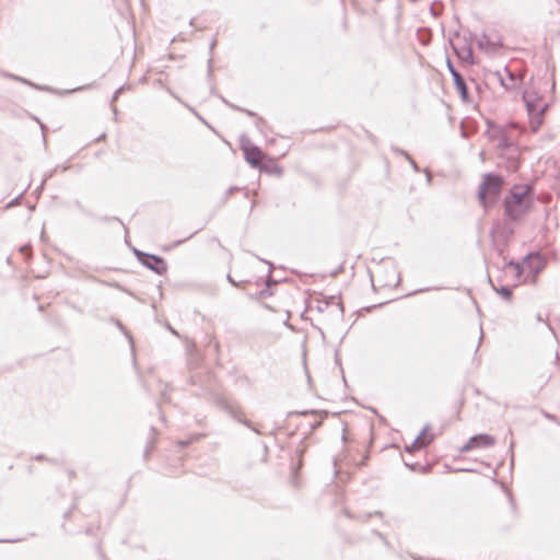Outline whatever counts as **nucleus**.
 I'll list each match as a JSON object with an SVG mask.
<instances>
[{"label":"nucleus","instance_id":"1","mask_svg":"<svg viewBox=\"0 0 560 560\" xmlns=\"http://www.w3.org/2000/svg\"><path fill=\"white\" fill-rule=\"evenodd\" d=\"M533 187L515 185L504 198V214L514 222L521 221L533 206Z\"/></svg>","mask_w":560,"mask_h":560},{"label":"nucleus","instance_id":"2","mask_svg":"<svg viewBox=\"0 0 560 560\" xmlns=\"http://www.w3.org/2000/svg\"><path fill=\"white\" fill-rule=\"evenodd\" d=\"M503 179L500 175L488 173L483 176L482 183L479 186L478 198L480 203L487 208V197L497 198L501 191Z\"/></svg>","mask_w":560,"mask_h":560},{"label":"nucleus","instance_id":"3","mask_svg":"<svg viewBox=\"0 0 560 560\" xmlns=\"http://www.w3.org/2000/svg\"><path fill=\"white\" fill-rule=\"evenodd\" d=\"M217 406L225 411L230 417L236 420L240 423H243L245 427L249 428L257 434H261L260 430L257 429L249 420L242 418V408L240 405L225 396H219L215 400Z\"/></svg>","mask_w":560,"mask_h":560},{"label":"nucleus","instance_id":"4","mask_svg":"<svg viewBox=\"0 0 560 560\" xmlns=\"http://www.w3.org/2000/svg\"><path fill=\"white\" fill-rule=\"evenodd\" d=\"M374 277L382 287L386 288H395L400 282V273L392 262L378 266Z\"/></svg>","mask_w":560,"mask_h":560},{"label":"nucleus","instance_id":"5","mask_svg":"<svg viewBox=\"0 0 560 560\" xmlns=\"http://www.w3.org/2000/svg\"><path fill=\"white\" fill-rule=\"evenodd\" d=\"M135 254L138 260L143 266H145L148 269L152 270L156 275L162 276L167 271V265L162 257L148 254L138 249H135Z\"/></svg>","mask_w":560,"mask_h":560},{"label":"nucleus","instance_id":"6","mask_svg":"<svg viewBox=\"0 0 560 560\" xmlns=\"http://www.w3.org/2000/svg\"><path fill=\"white\" fill-rule=\"evenodd\" d=\"M495 439L487 433H480L472 435L460 448V453H468L469 451L477 447H489L493 446Z\"/></svg>","mask_w":560,"mask_h":560},{"label":"nucleus","instance_id":"7","mask_svg":"<svg viewBox=\"0 0 560 560\" xmlns=\"http://www.w3.org/2000/svg\"><path fill=\"white\" fill-rule=\"evenodd\" d=\"M446 66H447V69L453 78L455 88H456L457 92L459 93L462 100L465 103H468L469 102V91H468V86H467L463 75L456 70L453 62L448 58L446 60Z\"/></svg>","mask_w":560,"mask_h":560},{"label":"nucleus","instance_id":"8","mask_svg":"<svg viewBox=\"0 0 560 560\" xmlns=\"http://www.w3.org/2000/svg\"><path fill=\"white\" fill-rule=\"evenodd\" d=\"M245 160L253 167H260L264 152L256 145H242Z\"/></svg>","mask_w":560,"mask_h":560},{"label":"nucleus","instance_id":"9","mask_svg":"<svg viewBox=\"0 0 560 560\" xmlns=\"http://www.w3.org/2000/svg\"><path fill=\"white\" fill-rule=\"evenodd\" d=\"M452 47L456 56L460 59V61L466 62L468 65H474V54L470 46H457L456 44H452Z\"/></svg>","mask_w":560,"mask_h":560},{"label":"nucleus","instance_id":"10","mask_svg":"<svg viewBox=\"0 0 560 560\" xmlns=\"http://www.w3.org/2000/svg\"><path fill=\"white\" fill-rule=\"evenodd\" d=\"M524 101L529 117H533V115L544 114L548 108L547 104H540L539 101L530 98L528 95H524Z\"/></svg>","mask_w":560,"mask_h":560},{"label":"nucleus","instance_id":"11","mask_svg":"<svg viewBox=\"0 0 560 560\" xmlns=\"http://www.w3.org/2000/svg\"><path fill=\"white\" fill-rule=\"evenodd\" d=\"M434 439V435H430L429 438L422 439V441H419V439H415L413 442L410 445H407L405 447L406 452L411 453L413 451H419L421 448L427 447Z\"/></svg>","mask_w":560,"mask_h":560},{"label":"nucleus","instance_id":"12","mask_svg":"<svg viewBox=\"0 0 560 560\" xmlns=\"http://www.w3.org/2000/svg\"><path fill=\"white\" fill-rule=\"evenodd\" d=\"M530 264V256H526L524 257L523 259V262L520 264V262H516L514 260H510L508 264H506V267L508 268H512L514 271H515V277L516 279H520L521 276H522V272H523V266L524 265H529Z\"/></svg>","mask_w":560,"mask_h":560},{"label":"nucleus","instance_id":"13","mask_svg":"<svg viewBox=\"0 0 560 560\" xmlns=\"http://www.w3.org/2000/svg\"><path fill=\"white\" fill-rule=\"evenodd\" d=\"M7 78H10V79H13L15 81H19V82H22L24 84H27V85H31L33 88H36V89H39V90H47V88H44V86H38L32 82H30L28 80L24 79V78H21L19 75H15V74H10V73H5L4 74Z\"/></svg>","mask_w":560,"mask_h":560},{"label":"nucleus","instance_id":"14","mask_svg":"<svg viewBox=\"0 0 560 560\" xmlns=\"http://www.w3.org/2000/svg\"><path fill=\"white\" fill-rule=\"evenodd\" d=\"M542 115L544 114H538V115H533V117H529L530 127L534 131H537L539 129V127L541 126Z\"/></svg>","mask_w":560,"mask_h":560},{"label":"nucleus","instance_id":"15","mask_svg":"<svg viewBox=\"0 0 560 560\" xmlns=\"http://www.w3.org/2000/svg\"><path fill=\"white\" fill-rule=\"evenodd\" d=\"M345 513H346V515L348 517L357 520V521H360L362 523H366L373 516L372 513H364V514L353 515L350 512H348L347 510L345 511Z\"/></svg>","mask_w":560,"mask_h":560},{"label":"nucleus","instance_id":"16","mask_svg":"<svg viewBox=\"0 0 560 560\" xmlns=\"http://www.w3.org/2000/svg\"><path fill=\"white\" fill-rule=\"evenodd\" d=\"M497 292L504 299L510 300L512 298V289L506 285H502L500 289L497 290Z\"/></svg>","mask_w":560,"mask_h":560},{"label":"nucleus","instance_id":"17","mask_svg":"<svg viewBox=\"0 0 560 560\" xmlns=\"http://www.w3.org/2000/svg\"><path fill=\"white\" fill-rule=\"evenodd\" d=\"M430 430V424H425L423 429L420 431V433L417 435L416 439H419V441H422L424 438H429L431 434H428V431Z\"/></svg>","mask_w":560,"mask_h":560},{"label":"nucleus","instance_id":"18","mask_svg":"<svg viewBox=\"0 0 560 560\" xmlns=\"http://www.w3.org/2000/svg\"><path fill=\"white\" fill-rule=\"evenodd\" d=\"M306 360H307V352L303 351L302 352V363H303V366H304V370H305V374L307 376V381L310 383L311 382V375H310V372L307 370Z\"/></svg>","mask_w":560,"mask_h":560},{"label":"nucleus","instance_id":"19","mask_svg":"<svg viewBox=\"0 0 560 560\" xmlns=\"http://www.w3.org/2000/svg\"><path fill=\"white\" fill-rule=\"evenodd\" d=\"M373 534L376 535L386 546H390L385 536L381 532L373 530Z\"/></svg>","mask_w":560,"mask_h":560},{"label":"nucleus","instance_id":"20","mask_svg":"<svg viewBox=\"0 0 560 560\" xmlns=\"http://www.w3.org/2000/svg\"><path fill=\"white\" fill-rule=\"evenodd\" d=\"M166 389H167V385H164L163 388L161 389V397L164 401H168L170 398L167 396V393H166Z\"/></svg>","mask_w":560,"mask_h":560},{"label":"nucleus","instance_id":"21","mask_svg":"<svg viewBox=\"0 0 560 560\" xmlns=\"http://www.w3.org/2000/svg\"><path fill=\"white\" fill-rule=\"evenodd\" d=\"M20 252L26 256H30V252H31V246L30 245H24L20 248Z\"/></svg>","mask_w":560,"mask_h":560},{"label":"nucleus","instance_id":"22","mask_svg":"<svg viewBox=\"0 0 560 560\" xmlns=\"http://www.w3.org/2000/svg\"><path fill=\"white\" fill-rule=\"evenodd\" d=\"M401 153L410 161L413 170L419 171L417 163L406 152H401Z\"/></svg>","mask_w":560,"mask_h":560},{"label":"nucleus","instance_id":"23","mask_svg":"<svg viewBox=\"0 0 560 560\" xmlns=\"http://www.w3.org/2000/svg\"><path fill=\"white\" fill-rule=\"evenodd\" d=\"M96 548H97V553L100 555V557L103 559V560H107L106 556L104 555V552L102 551V548H101V545L97 544L96 545Z\"/></svg>","mask_w":560,"mask_h":560},{"label":"nucleus","instance_id":"24","mask_svg":"<svg viewBox=\"0 0 560 560\" xmlns=\"http://www.w3.org/2000/svg\"><path fill=\"white\" fill-rule=\"evenodd\" d=\"M483 39L486 40L487 44H489L491 46L494 45V44L490 43L489 39L486 36H483V38L478 42L480 48L483 47Z\"/></svg>","mask_w":560,"mask_h":560},{"label":"nucleus","instance_id":"25","mask_svg":"<svg viewBox=\"0 0 560 560\" xmlns=\"http://www.w3.org/2000/svg\"><path fill=\"white\" fill-rule=\"evenodd\" d=\"M136 353H137L136 351L131 352V361H132L135 368L138 370Z\"/></svg>","mask_w":560,"mask_h":560},{"label":"nucleus","instance_id":"26","mask_svg":"<svg viewBox=\"0 0 560 560\" xmlns=\"http://www.w3.org/2000/svg\"><path fill=\"white\" fill-rule=\"evenodd\" d=\"M405 465H406L407 467H409V468H410L411 470H413V471H415V470L417 469V467L419 466V464H418V463H416V464H409V463H407V462H405Z\"/></svg>","mask_w":560,"mask_h":560},{"label":"nucleus","instance_id":"27","mask_svg":"<svg viewBox=\"0 0 560 560\" xmlns=\"http://www.w3.org/2000/svg\"><path fill=\"white\" fill-rule=\"evenodd\" d=\"M320 424H322V421H316V422H314V423H312V424H311V429H312V430H315V429H317Z\"/></svg>","mask_w":560,"mask_h":560},{"label":"nucleus","instance_id":"28","mask_svg":"<svg viewBox=\"0 0 560 560\" xmlns=\"http://www.w3.org/2000/svg\"><path fill=\"white\" fill-rule=\"evenodd\" d=\"M121 91H122V88H119V89L116 90V92H115V94L113 96V101H115L118 97V95L121 93Z\"/></svg>","mask_w":560,"mask_h":560},{"label":"nucleus","instance_id":"29","mask_svg":"<svg viewBox=\"0 0 560 560\" xmlns=\"http://www.w3.org/2000/svg\"><path fill=\"white\" fill-rule=\"evenodd\" d=\"M372 514H373V516H377V517H383L384 516V513L382 511H375Z\"/></svg>","mask_w":560,"mask_h":560},{"label":"nucleus","instance_id":"30","mask_svg":"<svg viewBox=\"0 0 560 560\" xmlns=\"http://www.w3.org/2000/svg\"><path fill=\"white\" fill-rule=\"evenodd\" d=\"M545 417L552 420V421H556V417L553 415H550V413H545Z\"/></svg>","mask_w":560,"mask_h":560},{"label":"nucleus","instance_id":"31","mask_svg":"<svg viewBox=\"0 0 560 560\" xmlns=\"http://www.w3.org/2000/svg\"><path fill=\"white\" fill-rule=\"evenodd\" d=\"M339 352H335V360H336V363L340 365V358H339Z\"/></svg>","mask_w":560,"mask_h":560},{"label":"nucleus","instance_id":"32","mask_svg":"<svg viewBox=\"0 0 560 560\" xmlns=\"http://www.w3.org/2000/svg\"><path fill=\"white\" fill-rule=\"evenodd\" d=\"M18 202V198L8 203L7 208L14 206Z\"/></svg>","mask_w":560,"mask_h":560},{"label":"nucleus","instance_id":"33","mask_svg":"<svg viewBox=\"0 0 560 560\" xmlns=\"http://www.w3.org/2000/svg\"><path fill=\"white\" fill-rule=\"evenodd\" d=\"M501 84L505 86L506 89H510L511 86L504 82L502 78H500Z\"/></svg>","mask_w":560,"mask_h":560},{"label":"nucleus","instance_id":"34","mask_svg":"<svg viewBox=\"0 0 560 560\" xmlns=\"http://www.w3.org/2000/svg\"><path fill=\"white\" fill-rule=\"evenodd\" d=\"M228 280L230 283H232L233 285H236L235 281L233 280V278L229 275L228 276Z\"/></svg>","mask_w":560,"mask_h":560},{"label":"nucleus","instance_id":"35","mask_svg":"<svg viewBox=\"0 0 560 560\" xmlns=\"http://www.w3.org/2000/svg\"><path fill=\"white\" fill-rule=\"evenodd\" d=\"M241 110V108H238ZM242 112H244V109H242ZM245 113L248 115V116H255V113L250 112V110H245Z\"/></svg>","mask_w":560,"mask_h":560},{"label":"nucleus","instance_id":"36","mask_svg":"<svg viewBox=\"0 0 560 560\" xmlns=\"http://www.w3.org/2000/svg\"><path fill=\"white\" fill-rule=\"evenodd\" d=\"M93 530H94V529H93L92 527H88L85 532H86V534L92 535V534H93Z\"/></svg>","mask_w":560,"mask_h":560},{"label":"nucleus","instance_id":"37","mask_svg":"<svg viewBox=\"0 0 560 560\" xmlns=\"http://www.w3.org/2000/svg\"><path fill=\"white\" fill-rule=\"evenodd\" d=\"M508 74H509L510 81H512V82H513V81H514V77H513V74H512L511 72H508Z\"/></svg>","mask_w":560,"mask_h":560},{"label":"nucleus","instance_id":"38","mask_svg":"<svg viewBox=\"0 0 560 560\" xmlns=\"http://www.w3.org/2000/svg\"><path fill=\"white\" fill-rule=\"evenodd\" d=\"M43 458H44L43 455H38V456L35 457L36 460H42Z\"/></svg>","mask_w":560,"mask_h":560},{"label":"nucleus","instance_id":"39","mask_svg":"<svg viewBox=\"0 0 560 560\" xmlns=\"http://www.w3.org/2000/svg\"><path fill=\"white\" fill-rule=\"evenodd\" d=\"M513 447H514V441L511 440V442H510V450H513Z\"/></svg>","mask_w":560,"mask_h":560},{"label":"nucleus","instance_id":"40","mask_svg":"<svg viewBox=\"0 0 560 560\" xmlns=\"http://www.w3.org/2000/svg\"><path fill=\"white\" fill-rule=\"evenodd\" d=\"M315 412H316L315 410H311V411H310V413H315ZM306 413H308V411H304V412H302V415H306Z\"/></svg>","mask_w":560,"mask_h":560},{"label":"nucleus","instance_id":"41","mask_svg":"<svg viewBox=\"0 0 560 560\" xmlns=\"http://www.w3.org/2000/svg\"><path fill=\"white\" fill-rule=\"evenodd\" d=\"M187 444H188V442H187V441H183V442H180V445H182V446H186Z\"/></svg>","mask_w":560,"mask_h":560},{"label":"nucleus","instance_id":"42","mask_svg":"<svg viewBox=\"0 0 560 560\" xmlns=\"http://www.w3.org/2000/svg\"><path fill=\"white\" fill-rule=\"evenodd\" d=\"M555 359H556V360H558V359H559V351H556Z\"/></svg>","mask_w":560,"mask_h":560},{"label":"nucleus","instance_id":"43","mask_svg":"<svg viewBox=\"0 0 560 560\" xmlns=\"http://www.w3.org/2000/svg\"><path fill=\"white\" fill-rule=\"evenodd\" d=\"M117 325H118V327H119L120 329H124V327H122L121 323H119V322H118V323H117Z\"/></svg>","mask_w":560,"mask_h":560},{"label":"nucleus","instance_id":"44","mask_svg":"<svg viewBox=\"0 0 560 560\" xmlns=\"http://www.w3.org/2000/svg\"><path fill=\"white\" fill-rule=\"evenodd\" d=\"M234 189H235V188H230V189H229V194L234 192Z\"/></svg>","mask_w":560,"mask_h":560},{"label":"nucleus","instance_id":"45","mask_svg":"<svg viewBox=\"0 0 560 560\" xmlns=\"http://www.w3.org/2000/svg\"><path fill=\"white\" fill-rule=\"evenodd\" d=\"M77 90H81V88H77V89H71V92H74Z\"/></svg>","mask_w":560,"mask_h":560},{"label":"nucleus","instance_id":"46","mask_svg":"<svg viewBox=\"0 0 560 560\" xmlns=\"http://www.w3.org/2000/svg\"><path fill=\"white\" fill-rule=\"evenodd\" d=\"M10 541H11V542H14V541H18V539H11Z\"/></svg>","mask_w":560,"mask_h":560},{"label":"nucleus","instance_id":"47","mask_svg":"<svg viewBox=\"0 0 560 560\" xmlns=\"http://www.w3.org/2000/svg\"><path fill=\"white\" fill-rule=\"evenodd\" d=\"M559 424H560V421H559Z\"/></svg>","mask_w":560,"mask_h":560}]
</instances>
